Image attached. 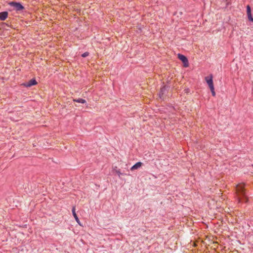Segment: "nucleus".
I'll return each instance as SVG.
<instances>
[{"label":"nucleus","mask_w":253,"mask_h":253,"mask_svg":"<svg viewBox=\"0 0 253 253\" xmlns=\"http://www.w3.org/2000/svg\"><path fill=\"white\" fill-rule=\"evenodd\" d=\"M8 17V12L3 11L0 12V20L1 21L5 20Z\"/></svg>","instance_id":"obj_7"},{"label":"nucleus","mask_w":253,"mask_h":253,"mask_svg":"<svg viewBox=\"0 0 253 253\" xmlns=\"http://www.w3.org/2000/svg\"><path fill=\"white\" fill-rule=\"evenodd\" d=\"M142 165V163L141 162H137L135 165H134L131 168V170H134L135 169H137L140 168Z\"/></svg>","instance_id":"obj_9"},{"label":"nucleus","mask_w":253,"mask_h":253,"mask_svg":"<svg viewBox=\"0 0 253 253\" xmlns=\"http://www.w3.org/2000/svg\"><path fill=\"white\" fill-rule=\"evenodd\" d=\"M73 101L83 104L86 103L85 100L82 98L74 99Z\"/></svg>","instance_id":"obj_11"},{"label":"nucleus","mask_w":253,"mask_h":253,"mask_svg":"<svg viewBox=\"0 0 253 253\" xmlns=\"http://www.w3.org/2000/svg\"><path fill=\"white\" fill-rule=\"evenodd\" d=\"M72 213H73V215L74 218H75L76 221L78 223H79V218L78 217V216H77V214H76V213L75 212V207H74L72 208Z\"/></svg>","instance_id":"obj_10"},{"label":"nucleus","mask_w":253,"mask_h":253,"mask_svg":"<svg viewBox=\"0 0 253 253\" xmlns=\"http://www.w3.org/2000/svg\"><path fill=\"white\" fill-rule=\"evenodd\" d=\"M8 4L13 8L14 10L17 11H22L24 9V7L19 2L16 1H11L8 3Z\"/></svg>","instance_id":"obj_3"},{"label":"nucleus","mask_w":253,"mask_h":253,"mask_svg":"<svg viewBox=\"0 0 253 253\" xmlns=\"http://www.w3.org/2000/svg\"><path fill=\"white\" fill-rule=\"evenodd\" d=\"M212 75H210L209 76L205 77V80L209 85V87L211 92L212 95L214 96L215 95V92L214 91V87L212 80Z\"/></svg>","instance_id":"obj_2"},{"label":"nucleus","mask_w":253,"mask_h":253,"mask_svg":"<svg viewBox=\"0 0 253 253\" xmlns=\"http://www.w3.org/2000/svg\"><path fill=\"white\" fill-rule=\"evenodd\" d=\"M194 246H197L196 243H195V242L194 243Z\"/></svg>","instance_id":"obj_14"},{"label":"nucleus","mask_w":253,"mask_h":253,"mask_svg":"<svg viewBox=\"0 0 253 253\" xmlns=\"http://www.w3.org/2000/svg\"><path fill=\"white\" fill-rule=\"evenodd\" d=\"M244 183H240L236 185V193L239 203L245 202H248V199L246 196Z\"/></svg>","instance_id":"obj_1"},{"label":"nucleus","mask_w":253,"mask_h":253,"mask_svg":"<svg viewBox=\"0 0 253 253\" xmlns=\"http://www.w3.org/2000/svg\"><path fill=\"white\" fill-rule=\"evenodd\" d=\"M116 172L119 176H120V175L122 174V173L120 172V171L119 170H116Z\"/></svg>","instance_id":"obj_13"},{"label":"nucleus","mask_w":253,"mask_h":253,"mask_svg":"<svg viewBox=\"0 0 253 253\" xmlns=\"http://www.w3.org/2000/svg\"><path fill=\"white\" fill-rule=\"evenodd\" d=\"M178 58L183 62L184 64V66L185 67H187L189 66V62L187 57L181 54H178Z\"/></svg>","instance_id":"obj_4"},{"label":"nucleus","mask_w":253,"mask_h":253,"mask_svg":"<svg viewBox=\"0 0 253 253\" xmlns=\"http://www.w3.org/2000/svg\"><path fill=\"white\" fill-rule=\"evenodd\" d=\"M247 13L248 19L250 21L253 22V18L251 14V9L250 6L248 5L247 6Z\"/></svg>","instance_id":"obj_6"},{"label":"nucleus","mask_w":253,"mask_h":253,"mask_svg":"<svg viewBox=\"0 0 253 253\" xmlns=\"http://www.w3.org/2000/svg\"><path fill=\"white\" fill-rule=\"evenodd\" d=\"M166 90H167V87L165 86H163V87H162L161 88L159 94L160 98H161V99L163 98V95L165 93Z\"/></svg>","instance_id":"obj_8"},{"label":"nucleus","mask_w":253,"mask_h":253,"mask_svg":"<svg viewBox=\"0 0 253 253\" xmlns=\"http://www.w3.org/2000/svg\"><path fill=\"white\" fill-rule=\"evenodd\" d=\"M89 55V53L88 52H85L82 55V56L83 57H86V56H87L88 55Z\"/></svg>","instance_id":"obj_12"},{"label":"nucleus","mask_w":253,"mask_h":253,"mask_svg":"<svg viewBox=\"0 0 253 253\" xmlns=\"http://www.w3.org/2000/svg\"><path fill=\"white\" fill-rule=\"evenodd\" d=\"M37 84V82L35 79H32L30 80L28 82L24 83L23 84L26 87H31L32 85H36Z\"/></svg>","instance_id":"obj_5"}]
</instances>
